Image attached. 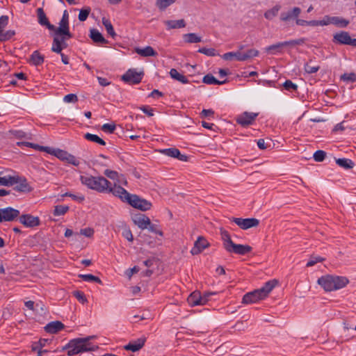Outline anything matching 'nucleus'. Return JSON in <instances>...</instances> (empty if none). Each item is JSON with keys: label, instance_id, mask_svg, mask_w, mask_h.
<instances>
[{"label": "nucleus", "instance_id": "obj_15", "mask_svg": "<svg viewBox=\"0 0 356 356\" xmlns=\"http://www.w3.org/2000/svg\"><path fill=\"white\" fill-rule=\"evenodd\" d=\"M16 182H14V184H17L14 189L19 192H31L32 191L31 187L27 182V180L24 177H13Z\"/></svg>", "mask_w": 356, "mask_h": 356}, {"label": "nucleus", "instance_id": "obj_24", "mask_svg": "<svg viewBox=\"0 0 356 356\" xmlns=\"http://www.w3.org/2000/svg\"><path fill=\"white\" fill-rule=\"evenodd\" d=\"M55 35H65L68 37H72V34L70 32L69 22L60 20L59 27L55 31Z\"/></svg>", "mask_w": 356, "mask_h": 356}, {"label": "nucleus", "instance_id": "obj_6", "mask_svg": "<svg viewBox=\"0 0 356 356\" xmlns=\"http://www.w3.org/2000/svg\"><path fill=\"white\" fill-rule=\"evenodd\" d=\"M213 294V293H208L202 296L199 291H194L188 297L187 301L191 307L204 305L209 301V296Z\"/></svg>", "mask_w": 356, "mask_h": 356}, {"label": "nucleus", "instance_id": "obj_56", "mask_svg": "<svg viewBox=\"0 0 356 356\" xmlns=\"http://www.w3.org/2000/svg\"><path fill=\"white\" fill-rule=\"evenodd\" d=\"M74 296L81 303H85L87 302V299L83 292L81 291H74Z\"/></svg>", "mask_w": 356, "mask_h": 356}, {"label": "nucleus", "instance_id": "obj_54", "mask_svg": "<svg viewBox=\"0 0 356 356\" xmlns=\"http://www.w3.org/2000/svg\"><path fill=\"white\" fill-rule=\"evenodd\" d=\"M147 229H148L149 232L159 234L161 236H163V233L161 229H159V226L157 225L152 224L151 222L150 225H148V227Z\"/></svg>", "mask_w": 356, "mask_h": 356}, {"label": "nucleus", "instance_id": "obj_20", "mask_svg": "<svg viewBox=\"0 0 356 356\" xmlns=\"http://www.w3.org/2000/svg\"><path fill=\"white\" fill-rule=\"evenodd\" d=\"M64 324L60 321H52L46 325V326L44 327V330L47 333L56 334L58 332L62 330L64 328Z\"/></svg>", "mask_w": 356, "mask_h": 356}, {"label": "nucleus", "instance_id": "obj_41", "mask_svg": "<svg viewBox=\"0 0 356 356\" xmlns=\"http://www.w3.org/2000/svg\"><path fill=\"white\" fill-rule=\"evenodd\" d=\"M79 277H81L85 282H94L99 284H102V280L99 279V277L95 276L92 274L79 275Z\"/></svg>", "mask_w": 356, "mask_h": 356}, {"label": "nucleus", "instance_id": "obj_7", "mask_svg": "<svg viewBox=\"0 0 356 356\" xmlns=\"http://www.w3.org/2000/svg\"><path fill=\"white\" fill-rule=\"evenodd\" d=\"M258 115V113L245 111L236 116V121L241 127H246L252 124Z\"/></svg>", "mask_w": 356, "mask_h": 356}, {"label": "nucleus", "instance_id": "obj_11", "mask_svg": "<svg viewBox=\"0 0 356 356\" xmlns=\"http://www.w3.org/2000/svg\"><path fill=\"white\" fill-rule=\"evenodd\" d=\"M234 222L239 227L243 229H248L254 227H257L259 224V220L256 218H233Z\"/></svg>", "mask_w": 356, "mask_h": 356}, {"label": "nucleus", "instance_id": "obj_43", "mask_svg": "<svg viewBox=\"0 0 356 356\" xmlns=\"http://www.w3.org/2000/svg\"><path fill=\"white\" fill-rule=\"evenodd\" d=\"M175 0H156V6L161 10H163L169 6L175 3Z\"/></svg>", "mask_w": 356, "mask_h": 356}, {"label": "nucleus", "instance_id": "obj_35", "mask_svg": "<svg viewBox=\"0 0 356 356\" xmlns=\"http://www.w3.org/2000/svg\"><path fill=\"white\" fill-rule=\"evenodd\" d=\"M83 137L87 140H89V141L97 143V144H99L100 145H106V142L102 138H101L100 137H99L96 134H90V133H86V134H84Z\"/></svg>", "mask_w": 356, "mask_h": 356}, {"label": "nucleus", "instance_id": "obj_13", "mask_svg": "<svg viewBox=\"0 0 356 356\" xmlns=\"http://www.w3.org/2000/svg\"><path fill=\"white\" fill-rule=\"evenodd\" d=\"M231 246L227 250L228 252L234 253L239 255H245L250 253L252 248L248 245L231 243Z\"/></svg>", "mask_w": 356, "mask_h": 356}, {"label": "nucleus", "instance_id": "obj_48", "mask_svg": "<svg viewBox=\"0 0 356 356\" xmlns=\"http://www.w3.org/2000/svg\"><path fill=\"white\" fill-rule=\"evenodd\" d=\"M62 47L60 46V42L57 38H54L53 44L51 47V51L57 54H61Z\"/></svg>", "mask_w": 356, "mask_h": 356}, {"label": "nucleus", "instance_id": "obj_37", "mask_svg": "<svg viewBox=\"0 0 356 356\" xmlns=\"http://www.w3.org/2000/svg\"><path fill=\"white\" fill-rule=\"evenodd\" d=\"M332 24L339 27L345 28L349 24V21L339 17H332Z\"/></svg>", "mask_w": 356, "mask_h": 356}, {"label": "nucleus", "instance_id": "obj_47", "mask_svg": "<svg viewBox=\"0 0 356 356\" xmlns=\"http://www.w3.org/2000/svg\"><path fill=\"white\" fill-rule=\"evenodd\" d=\"M341 79L345 81L354 83L356 81V74L354 72L345 73L341 76Z\"/></svg>", "mask_w": 356, "mask_h": 356}, {"label": "nucleus", "instance_id": "obj_14", "mask_svg": "<svg viewBox=\"0 0 356 356\" xmlns=\"http://www.w3.org/2000/svg\"><path fill=\"white\" fill-rule=\"evenodd\" d=\"M134 223L141 229H145L150 225V219L143 213H136L132 216Z\"/></svg>", "mask_w": 356, "mask_h": 356}, {"label": "nucleus", "instance_id": "obj_25", "mask_svg": "<svg viewBox=\"0 0 356 356\" xmlns=\"http://www.w3.org/2000/svg\"><path fill=\"white\" fill-rule=\"evenodd\" d=\"M135 51L138 55L143 57L156 56L158 54L157 52L150 46H147L143 49L136 48Z\"/></svg>", "mask_w": 356, "mask_h": 356}, {"label": "nucleus", "instance_id": "obj_49", "mask_svg": "<svg viewBox=\"0 0 356 356\" xmlns=\"http://www.w3.org/2000/svg\"><path fill=\"white\" fill-rule=\"evenodd\" d=\"M326 156V152L323 150H317L314 154V159L317 162L323 161Z\"/></svg>", "mask_w": 356, "mask_h": 356}, {"label": "nucleus", "instance_id": "obj_2", "mask_svg": "<svg viewBox=\"0 0 356 356\" xmlns=\"http://www.w3.org/2000/svg\"><path fill=\"white\" fill-rule=\"evenodd\" d=\"M120 190V194L118 197L122 202L128 203L132 207L140 210L142 211H147L151 209L152 204L151 202L140 197V196L129 193L126 189L122 188Z\"/></svg>", "mask_w": 356, "mask_h": 356}, {"label": "nucleus", "instance_id": "obj_46", "mask_svg": "<svg viewBox=\"0 0 356 356\" xmlns=\"http://www.w3.org/2000/svg\"><path fill=\"white\" fill-rule=\"evenodd\" d=\"M325 261V258L320 256H312L306 264L307 267H312L318 262Z\"/></svg>", "mask_w": 356, "mask_h": 356}, {"label": "nucleus", "instance_id": "obj_40", "mask_svg": "<svg viewBox=\"0 0 356 356\" xmlns=\"http://www.w3.org/2000/svg\"><path fill=\"white\" fill-rule=\"evenodd\" d=\"M102 22L104 26H105L107 33L110 35L113 38H115L116 33L114 31L113 26L111 22L108 19H103Z\"/></svg>", "mask_w": 356, "mask_h": 356}, {"label": "nucleus", "instance_id": "obj_36", "mask_svg": "<svg viewBox=\"0 0 356 356\" xmlns=\"http://www.w3.org/2000/svg\"><path fill=\"white\" fill-rule=\"evenodd\" d=\"M184 40L188 43H197L202 41L201 38L193 33L184 34Z\"/></svg>", "mask_w": 356, "mask_h": 356}, {"label": "nucleus", "instance_id": "obj_19", "mask_svg": "<svg viewBox=\"0 0 356 356\" xmlns=\"http://www.w3.org/2000/svg\"><path fill=\"white\" fill-rule=\"evenodd\" d=\"M146 341V337H143L138 338L135 341H130L128 344L124 346V348L127 350H131L132 352H136L140 350L145 345Z\"/></svg>", "mask_w": 356, "mask_h": 356}, {"label": "nucleus", "instance_id": "obj_59", "mask_svg": "<svg viewBox=\"0 0 356 356\" xmlns=\"http://www.w3.org/2000/svg\"><path fill=\"white\" fill-rule=\"evenodd\" d=\"M115 129V124H109L106 123L102 125V130L104 132H107L109 134L113 133Z\"/></svg>", "mask_w": 356, "mask_h": 356}, {"label": "nucleus", "instance_id": "obj_32", "mask_svg": "<svg viewBox=\"0 0 356 356\" xmlns=\"http://www.w3.org/2000/svg\"><path fill=\"white\" fill-rule=\"evenodd\" d=\"M227 82V80H217L212 74H208L203 77V83L209 85H222Z\"/></svg>", "mask_w": 356, "mask_h": 356}, {"label": "nucleus", "instance_id": "obj_60", "mask_svg": "<svg viewBox=\"0 0 356 356\" xmlns=\"http://www.w3.org/2000/svg\"><path fill=\"white\" fill-rule=\"evenodd\" d=\"M63 100L65 102H67V103H71V102L75 103L78 101V97L75 94L71 93V94H68V95H65L63 98Z\"/></svg>", "mask_w": 356, "mask_h": 356}, {"label": "nucleus", "instance_id": "obj_12", "mask_svg": "<svg viewBox=\"0 0 356 356\" xmlns=\"http://www.w3.org/2000/svg\"><path fill=\"white\" fill-rule=\"evenodd\" d=\"M19 221L26 227H35L40 224V220L37 216L31 214H23L19 216Z\"/></svg>", "mask_w": 356, "mask_h": 356}, {"label": "nucleus", "instance_id": "obj_33", "mask_svg": "<svg viewBox=\"0 0 356 356\" xmlns=\"http://www.w3.org/2000/svg\"><path fill=\"white\" fill-rule=\"evenodd\" d=\"M281 9V6L279 4L275 5L271 9L268 10L264 13V17L266 19L272 20L278 14V12Z\"/></svg>", "mask_w": 356, "mask_h": 356}, {"label": "nucleus", "instance_id": "obj_50", "mask_svg": "<svg viewBox=\"0 0 356 356\" xmlns=\"http://www.w3.org/2000/svg\"><path fill=\"white\" fill-rule=\"evenodd\" d=\"M55 38H57L60 42V46L62 47V49H65L67 47V44L66 42V40L72 38V37H68L65 35H56Z\"/></svg>", "mask_w": 356, "mask_h": 356}, {"label": "nucleus", "instance_id": "obj_31", "mask_svg": "<svg viewBox=\"0 0 356 356\" xmlns=\"http://www.w3.org/2000/svg\"><path fill=\"white\" fill-rule=\"evenodd\" d=\"M336 163L338 165L346 170L352 169L355 165L351 159L346 158L337 159H336Z\"/></svg>", "mask_w": 356, "mask_h": 356}, {"label": "nucleus", "instance_id": "obj_58", "mask_svg": "<svg viewBox=\"0 0 356 356\" xmlns=\"http://www.w3.org/2000/svg\"><path fill=\"white\" fill-rule=\"evenodd\" d=\"M62 197H70L72 200H76L79 202H83L85 199L83 195H76L71 193H65L62 195Z\"/></svg>", "mask_w": 356, "mask_h": 356}, {"label": "nucleus", "instance_id": "obj_29", "mask_svg": "<svg viewBox=\"0 0 356 356\" xmlns=\"http://www.w3.org/2000/svg\"><path fill=\"white\" fill-rule=\"evenodd\" d=\"M48 154L55 156L56 157H57L58 159L63 161H65L68 152L60 149H54L49 147Z\"/></svg>", "mask_w": 356, "mask_h": 356}, {"label": "nucleus", "instance_id": "obj_1", "mask_svg": "<svg viewBox=\"0 0 356 356\" xmlns=\"http://www.w3.org/2000/svg\"><path fill=\"white\" fill-rule=\"evenodd\" d=\"M80 180L83 185L90 189L100 193H111L117 197L120 192L119 189L122 188L115 183L113 184L102 176L81 175Z\"/></svg>", "mask_w": 356, "mask_h": 356}, {"label": "nucleus", "instance_id": "obj_44", "mask_svg": "<svg viewBox=\"0 0 356 356\" xmlns=\"http://www.w3.org/2000/svg\"><path fill=\"white\" fill-rule=\"evenodd\" d=\"M1 172H0V175ZM13 178L12 176H8V177H0V185L1 186H12L14 184V182H16Z\"/></svg>", "mask_w": 356, "mask_h": 356}, {"label": "nucleus", "instance_id": "obj_38", "mask_svg": "<svg viewBox=\"0 0 356 356\" xmlns=\"http://www.w3.org/2000/svg\"><path fill=\"white\" fill-rule=\"evenodd\" d=\"M312 62V60H310L309 62L306 63L304 65V70H305V72L307 74H309L317 72L320 69V66L318 65H311Z\"/></svg>", "mask_w": 356, "mask_h": 356}, {"label": "nucleus", "instance_id": "obj_18", "mask_svg": "<svg viewBox=\"0 0 356 356\" xmlns=\"http://www.w3.org/2000/svg\"><path fill=\"white\" fill-rule=\"evenodd\" d=\"M209 243L202 236H199L197 241L194 243V246L191 250V253L193 255H196L202 252L205 248L209 247Z\"/></svg>", "mask_w": 356, "mask_h": 356}, {"label": "nucleus", "instance_id": "obj_61", "mask_svg": "<svg viewBox=\"0 0 356 356\" xmlns=\"http://www.w3.org/2000/svg\"><path fill=\"white\" fill-rule=\"evenodd\" d=\"M238 51H235V52H227V53H225L222 55V58L226 60H232V58H236V59L237 60H238Z\"/></svg>", "mask_w": 356, "mask_h": 356}, {"label": "nucleus", "instance_id": "obj_57", "mask_svg": "<svg viewBox=\"0 0 356 356\" xmlns=\"http://www.w3.org/2000/svg\"><path fill=\"white\" fill-rule=\"evenodd\" d=\"M198 52L209 56H214L216 55V50L213 48L207 49L205 47L200 48Z\"/></svg>", "mask_w": 356, "mask_h": 356}, {"label": "nucleus", "instance_id": "obj_5", "mask_svg": "<svg viewBox=\"0 0 356 356\" xmlns=\"http://www.w3.org/2000/svg\"><path fill=\"white\" fill-rule=\"evenodd\" d=\"M90 339V337L72 339L63 346V350H67V355L70 356L83 352L95 350L97 347L95 348L89 342Z\"/></svg>", "mask_w": 356, "mask_h": 356}, {"label": "nucleus", "instance_id": "obj_64", "mask_svg": "<svg viewBox=\"0 0 356 356\" xmlns=\"http://www.w3.org/2000/svg\"><path fill=\"white\" fill-rule=\"evenodd\" d=\"M305 38H300L298 40H291L286 41V43H287V46L300 45V44H302L305 42Z\"/></svg>", "mask_w": 356, "mask_h": 356}, {"label": "nucleus", "instance_id": "obj_8", "mask_svg": "<svg viewBox=\"0 0 356 356\" xmlns=\"http://www.w3.org/2000/svg\"><path fill=\"white\" fill-rule=\"evenodd\" d=\"M332 42L339 44L351 45L356 47V38L352 39L348 32L340 31L333 35Z\"/></svg>", "mask_w": 356, "mask_h": 356}, {"label": "nucleus", "instance_id": "obj_53", "mask_svg": "<svg viewBox=\"0 0 356 356\" xmlns=\"http://www.w3.org/2000/svg\"><path fill=\"white\" fill-rule=\"evenodd\" d=\"M104 175L113 180H118L119 175L118 172L106 169L104 172Z\"/></svg>", "mask_w": 356, "mask_h": 356}, {"label": "nucleus", "instance_id": "obj_10", "mask_svg": "<svg viewBox=\"0 0 356 356\" xmlns=\"http://www.w3.org/2000/svg\"><path fill=\"white\" fill-rule=\"evenodd\" d=\"M20 212L19 210L13 207H8L5 209H0V222H11L19 216Z\"/></svg>", "mask_w": 356, "mask_h": 356}, {"label": "nucleus", "instance_id": "obj_21", "mask_svg": "<svg viewBox=\"0 0 356 356\" xmlns=\"http://www.w3.org/2000/svg\"><path fill=\"white\" fill-rule=\"evenodd\" d=\"M38 18V22L42 26H46L49 29L52 30L54 26L51 24L42 8H39L36 10Z\"/></svg>", "mask_w": 356, "mask_h": 356}, {"label": "nucleus", "instance_id": "obj_26", "mask_svg": "<svg viewBox=\"0 0 356 356\" xmlns=\"http://www.w3.org/2000/svg\"><path fill=\"white\" fill-rule=\"evenodd\" d=\"M90 38L93 40V42L96 43H102V44H107L108 40H106L102 35V34L97 29L90 30Z\"/></svg>", "mask_w": 356, "mask_h": 356}, {"label": "nucleus", "instance_id": "obj_52", "mask_svg": "<svg viewBox=\"0 0 356 356\" xmlns=\"http://www.w3.org/2000/svg\"><path fill=\"white\" fill-rule=\"evenodd\" d=\"M65 162L72 164L74 166H78L80 164V161L74 155L68 153L65 159Z\"/></svg>", "mask_w": 356, "mask_h": 356}, {"label": "nucleus", "instance_id": "obj_45", "mask_svg": "<svg viewBox=\"0 0 356 356\" xmlns=\"http://www.w3.org/2000/svg\"><path fill=\"white\" fill-rule=\"evenodd\" d=\"M91 11V8L90 7H86L81 9L79 14V19L81 22H84L87 19Z\"/></svg>", "mask_w": 356, "mask_h": 356}, {"label": "nucleus", "instance_id": "obj_17", "mask_svg": "<svg viewBox=\"0 0 356 356\" xmlns=\"http://www.w3.org/2000/svg\"><path fill=\"white\" fill-rule=\"evenodd\" d=\"M160 152L168 156L178 159L181 161H186L188 159L186 155L181 154L180 151L175 147L163 149L160 150Z\"/></svg>", "mask_w": 356, "mask_h": 356}, {"label": "nucleus", "instance_id": "obj_23", "mask_svg": "<svg viewBox=\"0 0 356 356\" xmlns=\"http://www.w3.org/2000/svg\"><path fill=\"white\" fill-rule=\"evenodd\" d=\"M44 56L42 55L38 50H35L31 55L28 62L31 65L38 66L44 63Z\"/></svg>", "mask_w": 356, "mask_h": 356}, {"label": "nucleus", "instance_id": "obj_30", "mask_svg": "<svg viewBox=\"0 0 356 356\" xmlns=\"http://www.w3.org/2000/svg\"><path fill=\"white\" fill-rule=\"evenodd\" d=\"M220 235L223 241V247L227 250L231 246V243H233L234 242L231 239L230 235L227 231L221 229Z\"/></svg>", "mask_w": 356, "mask_h": 356}, {"label": "nucleus", "instance_id": "obj_51", "mask_svg": "<svg viewBox=\"0 0 356 356\" xmlns=\"http://www.w3.org/2000/svg\"><path fill=\"white\" fill-rule=\"evenodd\" d=\"M283 86L285 90L288 91H294L297 90L298 86L293 83L291 80H286L284 83Z\"/></svg>", "mask_w": 356, "mask_h": 356}, {"label": "nucleus", "instance_id": "obj_34", "mask_svg": "<svg viewBox=\"0 0 356 356\" xmlns=\"http://www.w3.org/2000/svg\"><path fill=\"white\" fill-rule=\"evenodd\" d=\"M287 43L286 41L278 42L272 45H270L266 48V51L268 52H270L271 54H276L277 52L281 51V48L284 47H286Z\"/></svg>", "mask_w": 356, "mask_h": 356}, {"label": "nucleus", "instance_id": "obj_28", "mask_svg": "<svg viewBox=\"0 0 356 356\" xmlns=\"http://www.w3.org/2000/svg\"><path fill=\"white\" fill-rule=\"evenodd\" d=\"M169 73L171 78L181 82V83L185 84L189 82L187 77L184 74L179 73L176 69H171Z\"/></svg>", "mask_w": 356, "mask_h": 356}, {"label": "nucleus", "instance_id": "obj_22", "mask_svg": "<svg viewBox=\"0 0 356 356\" xmlns=\"http://www.w3.org/2000/svg\"><path fill=\"white\" fill-rule=\"evenodd\" d=\"M259 55V51L255 49H250L245 52L238 51V61H245L256 57Z\"/></svg>", "mask_w": 356, "mask_h": 356}, {"label": "nucleus", "instance_id": "obj_4", "mask_svg": "<svg viewBox=\"0 0 356 356\" xmlns=\"http://www.w3.org/2000/svg\"><path fill=\"white\" fill-rule=\"evenodd\" d=\"M277 282L275 280H270L260 289L245 294L242 299L243 304H251L266 298L270 292L276 286Z\"/></svg>", "mask_w": 356, "mask_h": 356}, {"label": "nucleus", "instance_id": "obj_27", "mask_svg": "<svg viewBox=\"0 0 356 356\" xmlns=\"http://www.w3.org/2000/svg\"><path fill=\"white\" fill-rule=\"evenodd\" d=\"M165 24L168 29H181L186 26V22L183 19L179 20H167L165 22Z\"/></svg>", "mask_w": 356, "mask_h": 356}, {"label": "nucleus", "instance_id": "obj_62", "mask_svg": "<svg viewBox=\"0 0 356 356\" xmlns=\"http://www.w3.org/2000/svg\"><path fill=\"white\" fill-rule=\"evenodd\" d=\"M140 109L146 115L151 117L154 115V110L148 106H143Z\"/></svg>", "mask_w": 356, "mask_h": 356}, {"label": "nucleus", "instance_id": "obj_63", "mask_svg": "<svg viewBox=\"0 0 356 356\" xmlns=\"http://www.w3.org/2000/svg\"><path fill=\"white\" fill-rule=\"evenodd\" d=\"M8 23V17L6 15H2L0 17V32L3 29Z\"/></svg>", "mask_w": 356, "mask_h": 356}, {"label": "nucleus", "instance_id": "obj_55", "mask_svg": "<svg viewBox=\"0 0 356 356\" xmlns=\"http://www.w3.org/2000/svg\"><path fill=\"white\" fill-rule=\"evenodd\" d=\"M122 235L124 238L128 240L130 242L134 241V236L131 229L128 227H124L122 230Z\"/></svg>", "mask_w": 356, "mask_h": 356}, {"label": "nucleus", "instance_id": "obj_16", "mask_svg": "<svg viewBox=\"0 0 356 356\" xmlns=\"http://www.w3.org/2000/svg\"><path fill=\"white\" fill-rule=\"evenodd\" d=\"M301 13V9L299 7H293L292 9L287 12H283L280 14V20L282 22H289L292 19H296L299 17Z\"/></svg>", "mask_w": 356, "mask_h": 356}, {"label": "nucleus", "instance_id": "obj_42", "mask_svg": "<svg viewBox=\"0 0 356 356\" xmlns=\"http://www.w3.org/2000/svg\"><path fill=\"white\" fill-rule=\"evenodd\" d=\"M15 35V31L13 30H8L4 31V29L0 32V41H6L10 40L12 37Z\"/></svg>", "mask_w": 356, "mask_h": 356}, {"label": "nucleus", "instance_id": "obj_39", "mask_svg": "<svg viewBox=\"0 0 356 356\" xmlns=\"http://www.w3.org/2000/svg\"><path fill=\"white\" fill-rule=\"evenodd\" d=\"M69 211V207L65 205H56L54 207V215L59 216L65 215Z\"/></svg>", "mask_w": 356, "mask_h": 356}, {"label": "nucleus", "instance_id": "obj_3", "mask_svg": "<svg viewBox=\"0 0 356 356\" xmlns=\"http://www.w3.org/2000/svg\"><path fill=\"white\" fill-rule=\"evenodd\" d=\"M317 283L325 291H332L344 288L349 280L346 277L326 275L319 277Z\"/></svg>", "mask_w": 356, "mask_h": 356}, {"label": "nucleus", "instance_id": "obj_9", "mask_svg": "<svg viewBox=\"0 0 356 356\" xmlns=\"http://www.w3.org/2000/svg\"><path fill=\"white\" fill-rule=\"evenodd\" d=\"M143 76V72H138L135 69H129L122 76V80L130 84H138L142 81Z\"/></svg>", "mask_w": 356, "mask_h": 356}]
</instances>
